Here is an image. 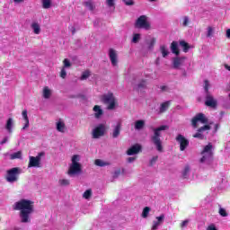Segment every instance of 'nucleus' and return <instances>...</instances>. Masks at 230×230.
I'll use <instances>...</instances> for the list:
<instances>
[{
    "mask_svg": "<svg viewBox=\"0 0 230 230\" xmlns=\"http://www.w3.org/2000/svg\"><path fill=\"white\" fill-rule=\"evenodd\" d=\"M157 221L153 222L152 230H157L159 226L164 222V214L160 215L159 217H156Z\"/></svg>",
    "mask_w": 230,
    "mask_h": 230,
    "instance_id": "18",
    "label": "nucleus"
},
{
    "mask_svg": "<svg viewBox=\"0 0 230 230\" xmlns=\"http://www.w3.org/2000/svg\"><path fill=\"white\" fill-rule=\"evenodd\" d=\"M184 60H186L185 57H176L172 58V68L173 69H181V66H184Z\"/></svg>",
    "mask_w": 230,
    "mask_h": 230,
    "instance_id": "14",
    "label": "nucleus"
},
{
    "mask_svg": "<svg viewBox=\"0 0 230 230\" xmlns=\"http://www.w3.org/2000/svg\"><path fill=\"white\" fill-rule=\"evenodd\" d=\"M176 141L180 144L181 152H184V150H186V148H188V146H190V140L185 138V137L182 136L181 134H179L176 137Z\"/></svg>",
    "mask_w": 230,
    "mask_h": 230,
    "instance_id": "12",
    "label": "nucleus"
},
{
    "mask_svg": "<svg viewBox=\"0 0 230 230\" xmlns=\"http://www.w3.org/2000/svg\"><path fill=\"white\" fill-rule=\"evenodd\" d=\"M148 213H150V207L144 208L143 212H142V217L143 218H147L148 217Z\"/></svg>",
    "mask_w": 230,
    "mask_h": 230,
    "instance_id": "36",
    "label": "nucleus"
},
{
    "mask_svg": "<svg viewBox=\"0 0 230 230\" xmlns=\"http://www.w3.org/2000/svg\"><path fill=\"white\" fill-rule=\"evenodd\" d=\"M96 166H107V163L103 162L102 160L96 159L94 162Z\"/></svg>",
    "mask_w": 230,
    "mask_h": 230,
    "instance_id": "38",
    "label": "nucleus"
},
{
    "mask_svg": "<svg viewBox=\"0 0 230 230\" xmlns=\"http://www.w3.org/2000/svg\"><path fill=\"white\" fill-rule=\"evenodd\" d=\"M60 76H61L62 78H66V76H67V72H66V68L63 67V68L61 69Z\"/></svg>",
    "mask_w": 230,
    "mask_h": 230,
    "instance_id": "48",
    "label": "nucleus"
},
{
    "mask_svg": "<svg viewBox=\"0 0 230 230\" xmlns=\"http://www.w3.org/2000/svg\"><path fill=\"white\" fill-rule=\"evenodd\" d=\"M107 4H108V6H110V7L114 6V0H107Z\"/></svg>",
    "mask_w": 230,
    "mask_h": 230,
    "instance_id": "50",
    "label": "nucleus"
},
{
    "mask_svg": "<svg viewBox=\"0 0 230 230\" xmlns=\"http://www.w3.org/2000/svg\"><path fill=\"white\" fill-rule=\"evenodd\" d=\"M135 28L138 30H150V22L147 20L146 15H141L135 22Z\"/></svg>",
    "mask_w": 230,
    "mask_h": 230,
    "instance_id": "6",
    "label": "nucleus"
},
{
    "mask_svg": "<svg viewBox=\"0 0 230 230\" xmlns=\"http://www.w3.org/2000/svg\"><path fill=\"white\" fill-rule=\"evenodd\" d=\"M143 89H146V80L142 79L140 82L137 84V91H143Z\"/></svg>",
    "mask_w": 230,
    "mask_h": 230,
    "instance_id": "27",
    "label": "nucleus"
},
{
    "mask_svg": "<svg viewBox=\"0 0 230 230\" xmlns=\"http://www.w3.org/2000/svg\"><path fill=\"white\" fill-rule=\"evenodd\" d=\"M13 209L14 211H20L22 224H30V222H31L30 216L35 212V202L22 199L14 203Z\"/></svg>",
    "mask_w": 230,
    "mask_h": 230,
    "instance_id": "1",
    "label": "nucleus"
},
{
    "mask_svg": "<svg viewBox=\"0 0 230 230\" xmlns=\"http://www.w3.org/2000/svg\"><path fill=\"white\" fill-rule=\"evenodd\" d=\"M119 175H121V169H117L113 172V179H118V177H119Z\"/></svg>",
    "mask_w": 230,
    "mask_h": 230,
    "instance_id": "43",
    "label": "nucleus"
},
{
    "mask_svg": "<svg viewBox=\"0 0 230 230\" xmlns=\"http://www.w3.org/2000/svg\"><path fill=\"white\" fill-rule=\"evenodd\" d=\"M84 4L91 12H93L94 10V4H93L92 0H88V1L84 2Z\"/></svg>",
    "mask_w": 230,
    "mask_h": 230,
    "instance_id": "33",
    "label": "nucleus"
},
{
    "mask_svg": "<svg viewBox=\"0 0 230 230\" xmlns=\"http://www.w3.org/2000/svg\"><path fill=\"white\" fill-rule=\"evenodd\" d=\"M22 157V152L18 151L11 155V159H21Z\"/></svg>",
    "mask_w": 230,
    "mask_h": 230,
    "instance_id": "35",
    "label": "nucleus"
},
{
    "mask_svg": "<svg viewBox=\"0 0 230 230\" xmlns=\"http://www.w3.org/2000/svg\"><path fill=\"white\" fill-rule=\"evenodd\" d=\"M135 159H136V157H129V158H128V163H134Z\"/></svg>",
    "mask_w": 230,
    "mask_h": 230,
    "instance_id": "55",
    "label": "nucleus"
},
{
    "mask_svg": "<svg viewBox=\"0 0 230 230\" xmlns=\"http://www.w3.org/2000/svg\"><path fill=\"white\" fill-rule=\"evenodd\" d=\"M160 51H161L162 57H164V58H165V57H168V55L170 54V52L168 51V49L164 45H162L160 47Z\"/></svg>",
    "mask_w": 230,
    "mask_h": 230,
    "instance_id": "31",
    "label": "nucleus"
},
{
    "mask_svg": "<svg viewBox=\"0 0 230 230\" xmlns=\"http://www.w3.org/2000/svg\"><path fill=\"white\" fill-rule=\"evenodd\" d=\"M225 68H226L227 71H230V66L229 65H225Z\"/></svg>",
    "mask_w": 230,
    "mask_h": 230,
    "instance_id": "59",
    "label": "nucleus"
},
{
    "mask_svg": "<svg viewBox=\"0 0 230 230\" xmlns=\"http://www.w3.org/2000/svg\"><path fill=\"white\" fill-rule=\"evenodd\" d=\"M226 38L230 39V29L226 30Z\"/></svg>",
    "mask_w": 230,
    "mask_h": 230,
    "instance_id": "56",
    "label": "nucleus"
},
{
    "mask_svg": "<svg viewBox=\"0 0 230 230\" xmlns=\"http://www.w3.org/2000/svg\"><path fill=\"white\" fill-rule=\"evenodd\" d=\"M101 100L104 105H107L108 111H114V109H116V98L114 97V93H108L102 95Z\"/></svg>",
    "mask_w": 230,
    "mask_h": 230,
    "instance_id": "4",
    "label": "nucleus"
},
{
    "mask_svg": "<svg viewBox=\"0 0 230 230\" xmlns=\"http://www.w3.org/2000/svg\"><path fill=\"white\" fill-rule=\"evenodd\" d=\"M109 57L111 62V66H118V53H116L114 49H109Z\"/></svg>",
    "mask_w": 230,
    "mask_h": 230,
    "instance_id": "15",
    "label": "nucleus"
},
{
    "mask_svg": "<svg viewBox=\"0 0 230 230\" xmlns=\"http://www.w3.org/2000/svg\"><path fill=\"white\" fill-rule=\"evenodd\" d=\"M145 128V120L139 119L135 122V130H142Z\"/></svg>",
    "mask_w": 230,
    "mask_h": 230,
    "instance_id": "26",
    "label": "nucleus"
},
{
    "mask_svg": "<svg viewBox=\"0 0 230 230\" xmlns=\"http://www.w3.org/2000/svg\"><path fill=\"white\" fill-rule=\"evenodd\" d=\"M212 149H213V145H211V143H209L204 147V149L201 152V155L203 156L200 158L199 163L206 162L208 160V157L210 159L213 157V152H211Z\"/></svg>",
    "mask_w": 230,
    "mask_h": 230,
    "instance_id": "7",
    "label": "nucleus"
},
{
    "mask_svg": "<svg viewBox=\"0 0 230 230\" xmlns=\"http://www.w3.org/2000/svg\"><path fill=\"white\" fill-rule=\"evenodd\" d=\"M204 84H205V85H204L205 93L208 94V93H210L209 92V81L205 80Z\"/></svg>",
    "mask_w": 230,
    "mask_h": 230,
    "instance_id": "40",
    "label": "nucleus"
},
{
    "mask_svg": "<svg viewBox=\"0 0 230 230\" xmlns=\"http://www.w3.org/2000/svg\"><path fill=\"white\" fill-rule=\"evenodd\" d=\"M8 141V137H4L1 142L0 145H4Z\"/></svg>",
    "mask_w": 230,
    "mask_h": 230,
    "instance_id": "54",
    "label": "nucleus"
},
{
    "mask_svg": "<svg viewBox=\"0 0 230 230\" xmlns=\"http://www.w3.org/2000/svg\"><path fill=\"white\" fill-rule=\"evenodd\" d=\"M160 89L163 93H164V91H166L167 87L165 85H163L160 87Z\"/></svg>",
    "mask_w": 230,
    "mask_h": 230,
    "instance_id": "57",
    "label": "nucleus"
},
{
    "mask_svg": "<svg viewBox=\"0 0 230 230\" xmlns=\"http://www.w3.org/2000/svg\"><path fill=\"white\" fill-rule=\"evenodd\" d=\"M190 165H186L181 172L182 175V179H188L189 175H190Z\"/></svg>",
    "mask_w": 230,
    "mask_h": 230,
    "instance_id": "30",
    "label": "nucleus"
},
{
    "mask_svg": "<svg viewBox=\"0 0 230 230\" xmlns=\"http://www.w3.org/2000/svg\"><path fill=\"white\" fill-rule=\"evenodd\" d=\"M78 161V155L72 156V164L67 171V175H70V177H73V175H78V173H82V164H80Z\"/></svg>",
    "mask_w": 230,
    "mask_h": 230,
    "instance_id": "3",
    "label": "nucleus"
},
{
    "mask_svg": "<svg viewBox=\"0 0 230 230\" xmlns=\"http://www.w3.org/2000/svg\"><path fill=\"white\" fill-rule=\"evenodd\" d=\"M14 3H24V0H13Z\"/></svg>",
    "mask_w": 230,
    "mask_h": 230,
    "instance_id": "58",
    "label": "nucleus"
},
{
    "mask_svg": "<svg viewBox=\"0 0 230 230\" xmlns=\"http://www.w3.org/2000/svg\"><path fill=\"white\" fill-rule=\"evenodd\" d=\"M75 27H73L72 34L75 35Z\"/></svg>",
    "mask_w": 230,
    "mask_h": 230,
    "instance_id": "60",
    "label": "nucleus"
},
{
    "mask_svg": "<svg viewBox=\"0 0 230 230\" xmlns=\"http://www.w3.org/2000/svg\"><path fill=\"white\" fill-rule=\"evenodd\" d=\"M206 130H211V126L209 125H204L203 127H200L198 128L197 133L192 136V137H195L196 139H205L204 132Z\"/></svg>",
    "mask_w": 230,
    "mask_h": 230,
    "instance_id": "13",
    "label": "nucleus"
},
{
    "mask_svg": "<svg viewBox=\"0 0 230 230\" xmlns=\"http://www.w3.org/2000/svg\"><path fill=\"white\" fill-rule=\"evenodd\" d=\"M198 121L202 123L203 125H207L208 123V118H206V115L204 113H198L192 119H191V125L193 128H197L199 125H197Z\"/></svg>",
    "mask_w": 230,
    "mask_h": 230,
    "instance_id": "10",
    "label": "nucleus"
},
{
    "mask_svg": "<svg viewBox=\"0 0 230 230\" xmlns=\"http://www.w3.org/2000/svg\"><path fill=\"white\" fill-rule=\"evenodd\" d=\"M218 128H220V124H215L214 134H216V132H218Z\"/></svg>",
    "mask_w": 230,
    "mask_h": 230,
    "instance_id": "52",
    "label": "nucleus"
},
{
    "mask_svg": "<svg viewBox=\"0 0 230 230\" xmlns=\"http://www.w3.org/2000/svg\"><path fill=\"white\" fill-rule=\"evenodd\" d=\"M207 230H217V226H215V225H210L208 226Z\"/></svg>",
    "mask_w": 230,
    "mask_h": 230,
    "instance_id": "53",
    "label": "nucleus"
},
{
    "mask_svg": "<svg viewBox=\"0 0 230 230\" xmlns=\"http://www.w3.org/2000/svg\"><path fill=\"white\" fill-rule=\"evenodd\" d=\"M171 103H172L171 101H167V102H163V103L160 105V109H159L160 114L164 113V111H165L167 109H170Z\"/></svg>",
    "mask_w": 230,
    "mask_h": 230,
    "instance_id": "23",
    "label": "nucleus"
},
{
    "mask_svg": "<svg viewBox=\"0 0 230 230\" xmlns=\"http://www.w3.org/2000/svg\"><path fill=\"white\" fill-rule=\"evenodd\" d=\"M171 50H172V53H173L177 57L181 55V51L179 50V43L177 41H172L171 43Z\"/></svg>",
    "mask_w": 230,
    "mask_h": 230,
    "instance_id": "20",
    "label": "nucleus"
},
{
    "mask_svg": "<svg viewBox=\"0 0 230 230\" xmlns=\"http://www.w3.org/2000/svg\"><path fill=\"white\" fill-rule=\"evenodd\" d=\"M12 127H13V119L9 118L7 119V122L5 125V128H6L7 132H9V134H12V132H13Z\"/></svg>",
    "mask_w": 230,
    "mask_h": 230,
    "instance_id": "25",
    "label": "nucleus"
},
{
    "mask_svg": "<svg viewBox=\"0 0 230 230\" xmlns=\"http://www.w3.org/2000/svg\"><path fill=\"white\" fill-rule=\"evenodd\" d=\"M188 24H190V18H188V16H184L182 26L186 27V26H188Z\"/></svg>",
    "mask_w": 230,
    "mask_h": 230,
    "instance_id": "46",
    "label": "nucleus"
},
{
    "mask_svg": "<svg viewBox=\"0 0 230 230\" xmlns=\"http://www.w3.org/2000/svg\"><path fill=\"white\" fill-rule=\"evenodd\" d=\"M42 7L45 10L51 8V0H42Z\"/></svg>",
    "mask_w": 230,
    "mask_h": 230,
    "instance_id": "34",
    "label": "nucleus"
},
{
    "mask_svg": "<svg viewBox=\"0 0 230 230\" xmlns=\"http://www.w3.org/2000/svg\"><path fill=\"white\" fill-rule=\"evenodd\" d=\"M22 170L19 167H13L7 171L5 180L7 182H17L19 181V175H21Z\"/></svg>",
    "mask_w": 230,
    "mask_h": 230,
    "instance_id": "5",
    "label": "nucleus"
},
{
    "mask_svg": "<svg viewBox=\"0 0 230 230\" xmlns=\"http://www.w3.org/2000/svg\"><path fill=\"white\" fill-rule=\"evenodd\" d=\"M31 28H32L35 35H39V33H40V25H39L38 22H33L31 24Z\"/></svg>",
    "mask_w": 230,
    "mask_h": 230,
    "instance_id": "29",
    "label": "nucleus"
},
{
    "mask_svg": "<svg viewBox=\"0 0 230 230\" xmlns=\"http://www.w3.org/2000/svg\"><path fill=\"white\" fill-rule=\"evenodd\" d=\"M44 153H39L37 156H30L28 168H40V157Z\"/></svg>",
    "mask_w": 230,
    "mask_h": 230,
    "instance_id": "8",
    "label": "nucleus"
},
{
    "mask_svg": "<svg viewBox=\"0 0 230 230\" xmlns=\"http://www.w3.org/2000/svg\"><path fill=\"white\" fill-rule=\"evenodd\" d=\"M180 46L182 48L184 53H188L190 49V43L186 42L185 40H181L180 41Z\"/></svg>",
    "mask_w": 230,
    "mask_h": 230,
    "instance_id": "24",
    "label": "nucleus"
},
{
    "mask_svg": "<svg viewBox=\"0 0 230 230\" xmlns=\"http://www.w3.org/2000/svg\"><path fill=\"white\" fill-rule=\"evenodd\" d=\"M93 111H95L94 116L97 119H100L102 116H103V110L99 105H95L93 107Z\"/></svg>",
    "mask_w": 230,
    "mask_h": 230,
    "instance_id": "22",
    "label": "nucleus"
},
{
    "mask_svg": "<svg viewBox=\"0 0 230 230\" xmlns=\"http://www.w3.org/2000/svg\"><path fill=\"white\" fill-rule=\"evenodd\" d=\"M168 130L167 125H162L156 128H154V136L151 137V141L156 146L158 152H163V142H161V131Z\"/></svg>",
    "mask_w": 230,
    "mask_h": 230,
    "instance_id": "2",
    "label": "nucleus"
},
{
    "mask_svg": "<svg viewBox=\"0 0 230 230\" xmlns=\"http://www.w3.org/2000/svg\"><path fill=\"white\" fill-rule=\"evenodd\" d=\"M56 128L58 130V132H61L62 134H64V132H66V123H64V121L59 120L56 123Z\"/></svg>",
    "mask_w": 230,
    "mask_h": 230,
    "instance_id": "21",
    "label": "nucleus"
},
{
    "mask_svg": "<svg viewBox=\"0 0 230 230\" xmlns=\"http://www.w3.org/2000/svg\"><path fill=\"white\" fill-rule=\"evenodd\" d=\"M188 224H190V220L186 219L181 223L180 226L181 227V229H184V227H186Z\"/></svg>",
    "mask_w": 230,
    "mask_h": 230,
    "instance_id": "47",
    "label": "nucleus"
},
{
    "mask_svg": "<svg viewBox=\"0 0 230 230\" xmlns=\"http://www.w3.org/2000/svg\"><path fill=\"white\" fill-rule=\"evenodd\" d=\"M120 134H121V121H118L114 126L113 131L111 133V137H113V139H116V137H119Z\"/></svg>",
    "mask_w": 230,
    "mask_h": 230,
    "instance_id": "16",
    "label": "nucleus"
},
{
    "mask_svg": "<svg viewBox=\"0 0 230 230\" xmlns=\"http://www.w3.org/2000/svg\"><path fill=\"white\" fill-rule=\"evenodd\" d=\"M51 97V90H49V87L45 86L43 88V98H45V100H48Z\"/></svg>",
    "mask_w": 230,
    "mask_h": 230,
    "instance_id": "28",
    "label": "nucleus"
},
{
    "mask_svg": "<svg viewBox=\"0 0 230 230\" xmlns=\"http://www.w3.org/2000/svg\"><path fill=\"white\" fill-rule=\"evenodd\" d=\"M63 64H64V67H71V61H69V59L65 58L63 60Z\"/></svg>",
    "mask_w": 230,
    "mask_h": 230,
    "instance_id": "45",
    "label": "nucleus"
},
{
    "mask_svg": "<svg viewBox=\"0 0 230 230\" xmlns=\"http://www.w3.org/2000/svg\"><path fill=\"white\" fill-rule=\"evenodd\" d=\"M89 76H91V73H89V71H85L81 75V80H87V78H89Z\"/></svg>",
    "mask_w": 230,
    "mask_h": 230,
    "instance_id": "39",
    "label": "nucleus"
},
{
    "mask_svg": "<svg viewBox=\"0 0 230 230\" xmlns=\"http://www.w3.org/2000/svg\"><path fill=\"white\" fill-rule=\"evenodd\" d=\"M102 136H105V125L99 124L93 130V139H100Z\"/></svg>",
    "mask_w": 230,
    "mask_h": 230,
    "instance_id": "11",
    "label": "nucleus"
},
{
    "mask_svg": "<svg viewBox=\"0 0 230 230\" xmlns=\"http://www.w3.org/2000/svg\"><path fill=\"white\" fill-rule=\"evenodd\" d=\"M22 116L25 121L24 126L22 127V130H26L30 127V119L28 118V111L23 110L22 112Z\"/></svg>",
    "mask_w": 230,
    "mask_h": 230,
    "instance_id": "19",
    "label": "nucleus"
},
{
    "mask_svg": "<svg viewBox=\"0 0 230 230\" xmlns=\"http://www.w3.org/2000/svg\"><path fill=\"white\" fill-rule=\"evenodd\" d=\"M213 33H214L213 27L211 26L208 27L207 37H213Z\"/></svg>",
    "mask_w": 230,
    "mask_h": 230,
    "instance_id": "44",
    "label": "nucleus"
},
{
    "mask_svg": "<svg viewBox=\"0 0 230 230\" xmlns=\"http://www.w3.org/2000/svg\"><path fill=\"white\" fill-rule=\"evenodd\" d=\"M141 149H142L141 145L136 144V145L132 146L129 149H128L127 155H134L136 154H139V152H141Z\"/></svg>",
    "mask_w": 230,
    "mask_h": 230,
    "instance_id": "17",
    "label": "nucleus"
},
{
    "mask_svg": "<svg viewBox=\"0 0 230 230\" xmlns=\"http://www.w3.org/2000/svg\"><path fill=\"white\" fill-rule=\"evenodd\" d=\"M157 161V156H154L150 161V165L153 166L154 164Z\"/></svg>",
    "mask_w": 230,
    "mask_h": 230,
    "instance_id": "51",
    "label": "nucleus"
},
{
    "mask_svg": "<svg viewBox=\"0 0 230 230\" xmlns=\"http://www.w3.org/2000/svg\"><path fill=\"white\" fill-rule=\"evenodd\" d=\"M221 116H224V114H226L224 111L220 112Z\"/></svg>",
    "mask_w": 230,
    "mask_h": 230,
    "instance_id": "61",
    "label": "nucleus"
},
{
    "mask_svg": "<svg viewBox=\"0 0 230 230\" xmlns=\"http://www.w3.org/2000/svg\"><path fill=\"white\" fill-rule=\"evenodd\" d=\"M59 184L60 186H69L70 181L69 180L63 179V180H59Z\"/></svg>",
    "mask_w": 230,
    "mask_h": 230,
    "instance_id": "41",
    "label": "nucleus"
},
{
    "mask_svg": "<svg viewBox=\"0 0 230 230\" xmlns=\"http://www.w3.org/2000/svg\"><path fill=\"white\" fill-rule=\"evenodd\" d=\"M205 105L211 107V109H217V107H218V101L215 99V96H213L211 93H208L205 96Z\"/></svg>",
    "mask_w": 230,
    "mask_h": 230,
    "instance_id": "9",
    "label": "nucleus"
},
{
    "mask_svg": "<svg viewBox=\"0 0 230 230\" xmlns=\"http://www.w3.org/2000/svg\"><path fill=\"white\" fill-rule=\"evenodd\" d=\"M151 2L157 1V0H150Z\"/></svg>",
    "mask_w": 230,
    "mask_h": 230,
    "instance_id": "62",
    "label": "nucleus"
},
{
    "mask_svg": "<svg viewBox=\"0 0 230 230\" xmlns=\"http://www.w3.org/2000/svg\"><path fill=\"white\" fill-rule=\"evenodd\" d=\"M219 215H221V217H227V212L226 211V209L220 208Z\"/></svg>",
    "mask_w": 230,
    "mask_h": 230,
    "instance_id": "49",
    "label": "nucleus"
},
{
    "mask_svg": "<svg viewBox=\"0 0 230 230\" xmlns=\"http://www.w3.org/2000/svg\"><path fill=\"white\" fill-rule=\"evenodd\" d=\"M93 197V190L89 189L86 190L83 194V199H85L86 200H89Z\"/></svg>",
    "mask_w": 230,
    "mask_h": 230,
    "instance_id": "32",
    "label": "nucleus"
},
{
    "mask_svg": "<svg viewBox=\"0 0 230 230\" xmlns=\"http://www.w3.org/2000/svg\"><path fill=\"white\" fill-rule=\"evenodd\" d=\"M141 39V34L136 33L133 35L132 42L133 44H137L139 42V40Z\"/></svg>",
    "mask_w": 230,
    "mask_h": 230,
    "instance_id": "37",
    "label": "nucleus"
},
{
    "mask_svg": "<svg viewBox=\"0 0 230 230\" xmlns=\"http://www.w3.org/2000/svg\"><path fill=\"white\" fill-rule=\"evenodd\" d=\"M123 3L126 4V6H134L135 4L134 0H123Z\"/></svg>",
    "mask_w": 230,
    "mask_h": 230,
    "instance_id": "42",
    "label": "nucleus"
}]
</instances>
